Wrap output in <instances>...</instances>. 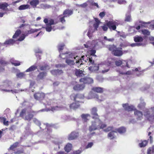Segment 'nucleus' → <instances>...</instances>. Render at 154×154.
Wrapping results in <instances>:
<instances>
[{
    "label": "nucleus",
    "instance_id": "nucleus-55",
    "mask_svg": "<svg viewBox=\"0 0 154 154\" xmlns=\"http://www.w3.org/2000/svg\"><path fill=\"white\" fill-rule=\"evenodd\" d=\"M152 133L151 132L149 131L148 133V136H149V140L150 141V143H152L153 142V138L150 135Z\"/></svg>",
    "mask_w": 154,
    "mask_h": 154
},
{
    "label": "nucleus",
    "instance_id": "nucleus-48",
    "mask_svg": "<svg viewBox=\"0 0 154 154\" xmlns=\"http://www.w3.org/2000/svg\"><path fill=\"white\" fill-rule=\"evenodd\" d=\"M45 28L46 30V31L48 32H49L51 31L52 30L51 26L48 24H46V26Z\"/></svg>",
    "mask_w": 154,
    "mask_h": 154
},
{
    "label": "nucleus",
    "instance_id": "nucleus-49",
    "mask_svg": "<svg viewBox=\"0 0 154 154\" xmlns=\"http://www.w3.org/2000/svg\"><path fill=\"white\" fill-rule=\"evenodd\" d=\"M100 124H99V130H100V129H103L106 127V124L102 123V122L101 120L100 122Z\"/></svg>",
    "mask_w": 154,
    "mask_h": 154
},
{
    "label": "nucleus",
    "instance_id": "nucleus-36",
    "mask_svg": "<svg viewBox=\"0 0 154 154\" xmlns=\"http://www.w3.org/2000/svg\"><path fill=\"white\" fill-rule=\"evenodd\" d=\"M8 64V61L2 59H0V64L1 66H7Z\"/></svg>",
    "mask_w": 154,
    "mask_h": 154
},
{
    "label": "nucleus",
    "instance_id": "nucleus-63",
    "mask_svg": "<svg viewBox=\"0 0 154 154\" xmlns=\"http://www.w3.org/2000/svg\"><path fill=\"white\" fill-rule=\"evenodd\" d=\"M82 152V151L79 150H78L76 151H74L72 154H80Z\"/></svg>",
    "mask_w": 154,
    "mask_h": 154
},
{
    "label": "nucleus",
    "instance_id": "nucleus-13",
    "mask_svg": "<svg viewBox=\"0 0 154 154\" xmlns=\"http://www.w3.org/2000/svg\"><path fill=\"white\" fill-rule=\"evenodd\" d=\"M122 106L125 110L129 112L133 110L134 111V110L135 109H134V107L133 106L129 105L128 103L123 104Z\"/></svg>",
    "mask_w": 154,
    "mask_h": 154
},
{
    "label": "nucleus",
    "instance_id": "nucleus-32",
    "mask_svg": "<svg viewBox=\"0 0 154 154\" xmlns=\"http://www.w3.org/2000/svg\"><path fill=\"white\" fill-rule=\"evenodd\" d=\"M123 60L119 59H118L116 60L115 59V66H121L123 63Z\"/></svg>",
    "mask_w": 154,
    "mask_h": 154
},
{
    "label": "nucleus",
    "instance_id": "nucleus-12",
    "mask_svg": "<svg viewBox=\"0 0 154 154\" xmlns=\"http://www.w3.org/2000/svg\"><path fill=\"white\" fill-rule=\"evenodd\" d=\"M97 107H94L92 108L91 110V114L93 115L92 118L93 119H99L100 116L97 113Z\"/></svg>",
    "mask_w": 154,
    "mask_h": 154
},
{
    "label": "nucleus",
    "instance_id": "nucleus-60",
    "mask_svg": "<svg viewBox=\"0 0 154 154\" xmlns=\"http://www.w3.org/2000/svg\"><path fill=\"white\" fill-rule=\"evenodd\" d=\"M139 22L140 23H142L141 26L142 27L143 26L144 27H146V25L147 24H150V22H148L147 23H146V22H143L141 21H140Z\"/></svg>",
    "mask_w": 154,
    "mask_h": 154
},
{
    "label": "nucleus",
    "instance_id": "nucleus-17",
    "mask_svg": "<svg viewBox=\"0 0 154 154\" xmlns=\"http://www.w3.org/2000/svg\"><path fill=\"white\" fill-rule=\"evenodd\" d=\"M8 6V4L6 2L0 3V9L5 11H8V9L7 8Z\"/></svg>",
    "mask_w": 154,
    "mask_h": 154
},
{
    "label": "nucleus",
    "instance_id": "nucleus-44",
    "mask_svg": "<svg viewBox=\"0 0 154 154\" xmlns=\"http://www.w3.org/2000/svg\"><path fill=\"white\" fill-rule=\"evenodd\" d=\"M39 30V29H31L27 31V35H26L27 36L28 34H30L35 32H37Z\"/></svg>",
    "mask_w": 154,
    "mask_h": 154
},
{
    "label": "nucleus",
    "instance_id": "nucleus-50",
    "mask_svg": "<svg viewBox=\"0 0 154 154\" xmlns=\"http://www.w3.org/2000/svg\"><path fill=\"white\" fill-rule=\"evenodd\" d=\"M48 67V66L45 64L44 66H40V69L41 71L45 70Z\"/></svg>",
    "mask_w": 154,
    "mask_h": 154
},
{
    "label": "nucleus",
    "instance_id": "nucleus-29",
    "mask_svg": "<svg viewBox=\"0 0 154 154\" xmlns=\"http://www.w3.org/2000/svg\"><path fill=\"white\" fill-rule=\"evenodd\" d=\"M148 143V141L146 140H143L140 143H139V146L141 148L144 147L146 146Z\"/></svg>",
    "mask_w": 154,
    "mask_h": 154
},
{
    "label": "nucleus",
    "instance_id": "nucleus-64",
    "mask_svg": "<svg viewBox=\"0 0 154 154\" xmlns=\"http://www.w3.org/2000/svg\"><path fill=\"white\" fill-rule=\"evenodd\" d=\"M24 76V74L21 72L17 73V76L18 78H22Z\"/></svg>",
    "mask_w": 154,
    "mask_h": 154
},
{
    "label": "nucleus",
    "instance_id": "nucleus-27",
    "mask_svg": "<svg viewBox=\"0 0 154 154\" xmlns=\"http://www.w3.org/2000/svg\"><path fill=\"white\" fill-rule=\"evenodd\" d=\"M86 57L87 56H85L84 55L82 56L81 58H80L79 60H78V61H76L75 62L76 63H79L80 65L82 64V60H84L85 62H86L85 60H84V58H86Z\"/></svg>",
    "mask_w": 154,
    "mask_h": 154
},
{
    "label": "nucleus",
    "instance_id": "nucleus-51",
    "mask_svg": "<svg viewBox=\"0 0 154 154\" xmlns=\"http://www.w3.org/2000/svg\"><path fill=\"white\" fill-rule=\"evenodd\" d=\"M2 120L1 122H3V124L4 125L7 126L8 125V121H6V118L5 117H3L2 118Z\"/></svg>",
    "mask_w": 154,
    "mask_h": 154
},
{
    "label": "nucleus",
    "instance_id": "nucleus-6",
    "mask_svg": "<svg viewBox=\"0 0 154 154\" xmlns=\"http://www.w3.org/2000/svg\"><path fill=\"white\" fill-rule=\"evenodd\" d=\"M106 25L110 30H115L116 28L118 23L114 20L109 21L106 22Z\"/></svg>",
    "mask_w": 154,
    "mask_h": 154
},
{
    "label": "nucleus",
    "instance_id": "nucleus-10",
    "mask_svg": "<svg viewBox=\"0 0 154 154\" xmlns=\"http://www.w3.org/2000/svg\"><path fill=\"white\" fill-rule=\"evenodd\" d=\"M34 97L35 100L41 101L45 98V94L43 93H36L34 94Z\"/></svg>",
    "mask_w": 154,
    "mask_h": 154
},
{
    "label": "nucleus",
    "instance_id": "nucleus-52",
    "mask_svg": "<svg viewBox=\"0 0 154 154\" xmlns=\"http://www.w3.org/2000/svg\"><path fill=\"white\" fill-rule=\"evenodd\" d=\"M142 32L144 35H149L150 34V32L147 29H143L142 30Z\"/></svg>",
    "mask_w": 154,
    "mask_h": 154
},
{
    "label": "nucleus",
    "instance_id": "nucleus-33",
    "mask_svg": "<svg viewBox=\"0 0 154 154\" xmlns=\"http://www.w3.org/2000/svg\"><path fill=\"white\" fill-rule=\"evenodd\" d=\"M90 116V115L88 114H82L81 115V117L82 119L84 120V121L85 122H86L88 120V117Z\"/></svg>",
    "mask_w": 154,
    "mask_h": 154
},
{
    "label": "nucleus",
    "instance_id": "nucleus-59",
    "mask_svg": "<svg viewBox=\"0 0 154 154\" xmlns=\"http://www.w3.org/2000/svg\"><path fill=\"white\" fill-rule=\"evenodd\" d=\"M142 45V44L140 43H132L129 46H131L132 47H135L136 46H141Z\"/></svg>",
    "mask_w": 154,
    "mask_h": 154
},
{
    "label": "nucleus",
    "instance_id": "nucleus-45",
    "mask_svg": "<svg viewBox=\"0 0 154 154\" xmlns=\"http://www.w3.org/2000/svg\"><path fill=\"white\" fill-rule=\"evenodd\" d=\"M4 84L3 85V86H5V88H7L8 87H10L11 82L9 81H5L4 82Z\"/></svg>",
    "mask_w": 154,
    "mask_h": 154
},
{
    "label": "nucleus",
    "instance_id": "nucleus-40",
    "mask_svg": "<svg viewBox=\"0 0 154 154\" xmlns=\"http://www.w3.org/2000/svg\"><path fill=\"white\" fill-rule=\"evenodd\" d=\"M147 154H154V146L149 148L147 150Z\"/></svg>",
    "mask_w": 154,
    "mask_h": 154
},
{
    "label": "nucleus",
    "instance_id": "nucleus-58",
    "mask_svg": "<svg viewBox=\"0 0 154 154\" xmlns=\"http://www.w3.org/2000/svg\"><path fill=\"white\" fill-rule=\"evenodd\" d=\"M26 36V35H25L24 34H23L20 36V37L17 40V41H22L24 39Z\"/></svg>",
    "mask_w": 154,
    "mask_h": 154
},
{
    "label": "nucleus",
    "instance_id": "nucleus-18",
    "mask_svg": "<svg viewBox=\"0 0 154 154\" xmlns=\"http://www.w3.org/2000/svg\"><path fill=\"white\" fill-rule=\"evenodd\" d=\"M73 13V11L72 10H69V9H66L63 13V15H64L67 17L70 16L72 15Z\"/></svg>",
    "mask_w": 154,
    "mask_h": 154
},
{
    "label": "nucleus",
    "instance_id": "nucleus-30",
    "mask_svg": "<svg viewBox=\"0 0 154 154\" xmlns=\"http://www.w3.org/2000/svg\"><path fill=\"white\" fill-rule=\"evenodd\" d=\"M116 132V131H114L110 132L108 134V137H109L110 139H113L116 137L115 133Z\"/></svg>",
    "mask_w": 154,
    "mask_h": 154
},
{
    "label": "nucleus",
    "instance_id": "nucleus-14",
    "mask_svg": "<svg viewBox=\"0 0 154 154\" xmlns=\"http://www.w3.org/2000/svg\"><path fill=\"white\" fill-rule=\"evenodd\" d=\"M85 87V85L84 84H77L73 87V89L76 91H82Z\"/></svg>",
    "mask_w": 154,
    "mask_h": 154
},
{
    "label": "nucleus",
    "instance_id": "nucleus-31",
    "mask_svg": "<svg viewBox=\"0 0 154 154\" xmlns=\"http://www.w3.org/2000/svg\"><path fill=\"white\" fill-rule=\"evenodd\" d=\"M15 42V41L12 39L6 40L4 43L5 45H13Z\"/></svg>",
    "mask_w": 154,
    "mask_h": 154
},
{
    "label": "nucleus",
    "instance_id": "nucleus-8",
    "mask_svg": "<svg viewBox=\"0 0 154 154\" xmlns=\"http://www.w3.org/2000/svg\"><path fill=\"white\" fill-rule=\"evenodd\" d=\"M79 133L76 131L72 132L68 135V139L69 140L76 139L79 136Z\"/></svg>",
    "mask_w": 154,
    "mask_h": 154
},
{
    "label": "nucleus",
    "instance_id": "nucleus-15",
    "mask_svg": "<svg viewBox=\"0 0 154 154\" xmlns=\"http://www.w3.org/2000/svg\"><path fill=\"white\" fill-rule=\"evenodd\" d=\"M144 38L140 35H136L134 37V40L136 43H140L143 42Z\"/></svg>",
    "mask_w": 154,
    "mask_h": 154
},
{
    "label": "nucleus",
    "instance_id": "nucleus-43",
    "mask_svg": "<svg viewBox=\"0 0 154 154\" xmlns=\"http://www.w3.org/2000/svg\"><path fill=\"white\" fill-rule=\"evenodd\" d=\"M65 46V45L63 43L58 45L57 46V48L59 51L60 52L62 51L64 49Z\"/></svg>",
    "mask_w": 154,
    "mask_h": 154
},
{
    "label": "nucleus",
    "instance_id": "nucleus-39",
    "mask_svg": "<svg viewBox=\"0 0 154 154\" xmlns=\"http://www.w3.org/2000/svg\"><path fill=\"white\" fill-rule=\"evenodd\" d=\"M21 30L20 29L17 30L16 32H15V34L13 36V38L15 39L17 37L19 36L21 34Z\"/></svg>",
    "mask_w": 154,
    "mask_h": 154
},
{
    "label": "nucleus",
    "instance_id": "nucleus-26",
    "mask_svg": "<svg viewBox=\"0 0 154 154\" xmlns=\"http://www.w3.org/2000/svg\"><path fill=\"white\" fill-rule=\"evenodd\" d=\"M39 3V2L38 0H32L29 2L30 5L32 6L33 8H35Z\"/></svg>",
    "mask_w": 154,
    "mask_h": 154
},
{
    "label": "nucleus",
    "instance_id": "nucleus-16",
    "mask_svg": "<svg viewBox=\"0 0 154 154\" xmlns=\"http://www.w3.org/2000/svg\"><path fill=\"white\" fill-rule=\"evenodd\" d=\"M92 90L95 92L102 93H103V88L101 87H95L92 88Z\"/></svg>",
    "mask_w": 154,
    "mask_h": 154
},
{
    "label": "nucleus",
    "instance_id": "nucleus-53",
    "mask_svg": "<svg viewBox=\"0 0 154 154\" xmlns=\"http://www.w3.org/2000/svg\"><path fill=\"white\" fill-rule=\"evenodd\" d=\"M57 23V22H55L54 20L53 19H50L49 20V23H48V24L51 26V25H52L55 24Z\"/></svg>",
    "mask_w": 154,
    "mask_h": 154
},
{
    "label": "nucleus",
    "instance_id": "nucleus-7",
    "mask_svg": "<svg viewBox=\"0 0 154 154\" xmlns=\"http://www.w3.org/2000/svg\"><path fill=\"white\" fill-rule=\"evenodd\" d=\"M134 115L136 118L137 121H141L143 118V113L141 111H140L136 109L134 110Z\"/></svg>",
    "mask_w": 154,
    "mask_h": 154
},
{
    "label": "nucleus",
    "instance_id": "nucleus-23",
    "mask_svg": "<svg viewBox=\"0 0 154 154\" xmlns=\"http://www.w3.org/2000/svg\"><path fill=\"white\" fill-rule=\"evenodd\" d=\"M72 145L70 143H68L64 147V150L67 152H69L72 149Z\"/></svg>",
    "mask_w": 154,
    "mask_h": 154
},
{
    "label": "nucleus",
    "instance_id": "nucleus-2",
    "mask_svg": "<svg viewBox=\"0 0 154 154\" xmlns=\"http://www.w3.org/2000/svg\"><path fill=\"white\" fill-rule=\"evenodd\" d=\"M38 112L33 110H28L26 108L22 109L19 116L25 120L30 121L32 119L34 115H36Z\"/></svg>",
    "mask_w": 154,
    "mask_h": 154
},
{
    "label": "nucleus",
    "instance_id": "nucleus-24",
    "mask_svg": "<svg viewBox=\"0 0 154 154\" xmlns=\"http://www.w3.org/2000/svg\"><path fill=\"white\" fill-rule=\"evenodd\" d=\"M84 74L83 73V71L79 69H75V75L77 77H82Z\"/></svg>",
    "mask_w": 154,
    "mask_h": 154
},
{
    "label": "nucleus",
    "instance_id": "nucleus-54",
    "mask_svg": "<svg viewBox=\"0 0 154 154\" xmlns=\"http://www.w3.org/2000/svg\"><path fill=\"white\" fill-rule=\"evenodd\" d=\"M119 72L120 74L122 75H130L131 74V72L130 71H128L126 72H123L121 71H119Z\"/></svg>",
    "mask_w": 154,
    "mask_h": 154
},
{
    "label": "nucleus",
    "instance_id": "nucleus-4",
    "mask_svg": "<svg viewBox=\"0 0 154 154\" xmlns=\"http://www.w3.org/2000/svg\"><path fill=\"white\" fill-rule=\"evenodd\" d=\"M95 120H96L92 122L91 125L89 127L88 130L90 132L99 129L100 120V118H99V119H96Z\"/></svg>",
    "mask_w": 154,
    "mask_h": 154
},
{
    "label": "nucleus",
    "instance_id": "nucleus-20",
    "mask_svg": "<svg viewBox=\"0 0 154 154\" xmlns=\"http://www.w3.org/2000/svg\"><path fill=\"white\" fill-rule=\"evenodd\" d=\"M107 65L108 66L112 68L115 67V59L112 58L111 59V60H108L107 63Z\"/></svg>",
    "mask_w": 154,
    "mask_h": 154
},
{
    "label": "nucleus",
    "instance_id": "nucleus-21",
    "mask_svg": "<svg viewBox=\"0 0 154 154\" xmlns=\"http://www.w3.org/2000/svg\"><path fill=\"white\" fill-rule=\"evenodd\" d=\"M51 73L54 75H60L63 73V71L62 70L57 69L53 70L51 71Z\"/></svg>",
    "mask_w": 154,
    "mask_h": 154
},
{
    "label": "nucleus",
    "instance_id": "nucleus-37",
    "mask_svg": "<svg viewBox=\"0 0 154 154\" xmlns=\"http://www.w3.org/2000/svg\"><path fill=\"white\" fill-rule=\"evenodd\" d=\"M131 20V17L130 14H128L125 15V21L126 22H130Z\"/></svg>",
    "mask_w": 154,
    "mask_h": 154
},
{
    "label": "nucleus",
    "instance_id": "nucleus-9",
    "mask_svg": "<svg viewBox=\"0 0 154 154\" xmlns=\"http://www.w3.org/2000/svg\"><path fill=\"white\" fill-rule=\"evenodd\" d=\"M80 103H83V102L77 101H75V102L69 105V108L71 109L75 110L79 107L80 106Z\"/></svg>",
    "mask_w": 154,
    "mask_h": 154
},
{
    "label": "nucleus",
    "instance_id": "nucleus-47",
    "mask_svg": "<svg viewBox=\"0 0 154 154\" xmlns=\"http://www.w3.org/2000/svg\"><path fill=\"white\" fill-rule=\"evenodd\" d=\"M146 105L145 103L143 101H142L138 105V107L140 109H141L142 108L144 107Z\"/></svg>",
    "mask_w": 154,
    "mask_h": 154
},
{
    "label": "nucleus",
    "instance_id": "nucleus-11",
    "mask_svg": "<svg viewBox=\"0 0 154 154\" xmlns=\"http://www.w3.org/2000/svg\"><path fill=\"white\" fill-rule=\"evenodd\" d=\"M84 97L83 94H72L70 96L71 99L73 100L74 101H76V100L78 99H83Z\"/></svg>",
    "mask_w": 154,
    "mask_h": 154
},
{
    "label": "nucleus",
    "instance_id": "nucleus-46",
    "mask_svg": "<svg viewBox=\"0 0 154 154\" xmlns=\"http://www.w3.org/2000/svg\"><path fill=\"white\" fill-rule=\"evenodd\" d=\"M12 64L15 66H19L21 64V63L19 61L16 60L13 62H11Z\"/></svg>",
    "mask_w": 154,
    "mask_h": 154
},
{
    "label": "nucleus",
    "instance_id": "nucleus-19",
    "mask_svg": "<svg viewBox=\"0 0 154 154\" xmlns=\"http://www.w3.org/2000/svg\"><path fill=\"white\" fill-rule=\"evenodd\" d=\"M20 144V143L18 142H16L14 143L11 145L10 148L8 149V150H12L15 151V149L19 146Z\"/></svg>",
    "mask_w": 154,
    "mask_h": 154
},
{
    "label": "nucleus",
    "instance_id": "nucleus-56",
    "mask_svg": "<svg viewBox=\"0 0 154 154\" xmlns=\"http://www.w3.org/2000/svg\"><path fill=\"white\" fill-rule=\"evenodd\" d=\"M101 27H102V29H103V31H106L107 30L108 28L106 25V23L105 24H104L103 25L101 26Z\"/></svg>",
    "mask_w": 154,
    "mask_h": 154
},
{
    "label": "nucleus",
    "instance_id": "nucleus-35",
    "mask_svg": "<svg viewBox=\"0 0 154 154\" xmlns=\"http://www.w3.org/2000/svg\"><path fill=\"white\" fill-rule=\"evenodd\" d=\"M29 5H20L19 7V10H24V9H26L29 8Z\"/></svg>",
    "mask_w": 154,
    "mask_h": 154
},
{
    "label": "nucleus",
    "instance_id": "nucleus-62",
    "mask_svg": "<svg viewBox=\"0 0 154 154\" xmlns=\"http://www.w3.org/2000/svg\"><path fill=\"white\" fill-rule=\"evenodd\" d=\"M100 24L97 23H94L93 24V26L94 27V30H97V28H98Z\"/></svg>",
    "mask_w": 154,
    "mask_h": 154
},
{
    "label": "nucleus",
    "instance_id": "nucleus-61",
    "mask_svg": "<svg viewBox=\"0 0 154 154\" xmlns=\"http://www.w3.org/2000/svg\"><path fill=\"white\" fill-rule=\"evenodd\" d=\"M93 145V142H91L89 143L88 144H87V145L85 147V148L86 149H87L89 148H91Z\"/></svg>",
    "mask_w": 154,
    "mask_h": 154
},
{
    "label": "nucleus",
    "instance_id": "nucleus-28",
    "mask_svg": "<svg viewBox=\"0 0 154 154\" xmlns=\"http://www.w3.org/2000/svg\"><path fill=\"white\" fill-rule=\"evenodd\" d=\"M47 75V73L46 72H41L39 73L37 76V78L39 79H44Z\"/></svg>",
    "mask_w": 154,
    "mask_h": 154
},
{
    "label": "nucleus",
    "instance_id": "nucleus-38",
    "mask_svg": "<svg viewBox=\"0 0 154 154\" xmlns=\"http://www.w3.org/2000/svg\"><path fill=\"white\" fill-rule=\"evenodd\" d=\"M2 91H5L6 92H11L12 93H17L19 92L20 91L19 90H16V89H14V90H6V89H2Z\"/></svg>",
    "mask_w": 154,
    "mask_h": 154
},
{
    "label": "nucleus",
    "instance_id": "nucleus-25",
    "mask_svg": "<svg viewBox=\"0 0 154 154\" xmlns=\"http://www.w3.org/2000/svg\"><path fill=\"white\" fill-rule=\"evenodd\" d=\"M99 66L97 65H94L93 66H90L88 69L91 72H95L99 70Z\"/></svg>",
    "mask_w": 154,
    "mask_h": 154
},
{
    "label": "nucleus",
    "instance_id": "nucleus-57",
    "mask_svg": "<svg viewBox=\"0 0 154 154\" xmlns=\"http://www.w3.org/2000/svg\"><path fill=\"white\" fill-rule=\"evenodd\" d=\"M60 108V107L57 106H51V110L52 111H54Z\"/></svg>",
    "mask_w": 154,
    "mask_h": 154
},
{
    "label": "nucleus",
    "instance_id": "nucleus-41",
    "mask_svg": "<svg viewBox=\"0 0 154 154\" xmlns=\"http://www.w3.org/2000/svg\"><path fill=\"white\" fill-rule=\"evenodd\" d=\"M59 20L62 23H64L65 22L66 20L65 18L66 17V16L63 15V14L59 16Z\"/></svg>",
    "mask_w": 154,
    "mask_h": 154
},
{
    "label": "nucleus",
    "instance_id": "nucleus-34",
    "mask_svg": "<svg viewBox=\"0 0 154 154\" xmlns=\"http://www.w3.org/2000/svg\"><path fill=\"white\" fill-rule=\"evenodd\" d=\"M24 149L23 148H19L16 150L14 152V154H21L24 153Z\"/></svg>",
    "mask_w": 154,
    "mask_h": 154
},
{
    "label": "nucleus",
    "instance_id": "nucleus-5",
    "mask_svg": "<svg viewBox=\"0 0 154 154\" xmlns=\"http://www.w3.org/2000/svg\"><path fill=\"white\" fill-rule=\"evenodd\" d=\"M80 82L82 83L83 84H90L93 83V79L89 77H84L81 78L79 80Z\"/></svg>",
    "mask_w": 154,
    "mask_h": 154
},
{
    "label": "nucleus",
    "instance_id": "nucleus-1",
    "mask_svg": "<svg viewBox=\"0 0 154 154\" xmlns=\"http://www.w3.org/2000/svg\"><path fill=\"white\" fill-rule=\"evenodd\" d=\"M129 46V45L124 44L121 43L120 46L123 48L127 47ZM106 48L108 50L110 51L111 54L114 56L121 57L124 54H126L129 52L128 50H122V48L117 47L116 46L113 44L107 45Z\"/></svg>",
    "mask_w": 154,
    "mask_h": 154
},
{
    "label": "nucleus",
    "instance_id": "nucleus-42",
    "mask_svg": "<svg viewBox=\"0 0 154 154\" xmlns=\"http://www.w3.org/2000/svg\"><path fill=\"white\" fill-rule=\"evenodd\" d=\"M126 131V128L123 127H120L117 129V131L120 134L124 133Z\"/></svg>",
    "mask_w": 154,
    "mask_h": 154
},
{
    "label": "nucleus",
    "instance_id": "nucleus-3",
    "mask_svg": "<svg viewBox=\"0 0 154 154\" xmlns=\"http://www.w3.org/2000/svg\"><path fill=\"white\" fill-rule=\"evenodd\" d=\"M144 116L147 120L150 122L154 120V107H151L150 109H146L144 112Z\"/></svg>",
    "mask_w": 154,
    "mask_h": 154
},
{
    "label": "nucleus",
    "instance_id": "nucleus-22",
    "mask_svg": "<svg viewBox=\"0 0 154 154\" xmlns=\"http://www.w3.org/2000/svg\"><path fill=\"white\" fill-rule=\"evenodd\" d=\"M37 69V66L35 65L32 66L25 71L26 72H29L34 71Z\"/></svg>",
    "mask_w": 154,
    "mask_h": 154
}]
</instances>
